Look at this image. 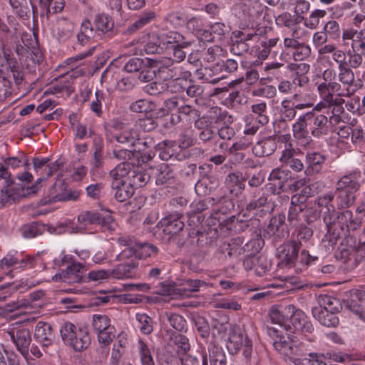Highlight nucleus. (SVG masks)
Here are the masks:
<instances>
[{
  "mask_svg": "<svg viewBox=\"0 0 365 365\" xmlns=\"http://www.w3.org/2000/svg\"><path fill=\"white\" fill-rule=\"evenodd\" d=\"M166 316L170 326L175 329L181 332L187 331V324L183 317L175 313H167Z\"/></svg>",
  "mask_w": 365,
  "mask_h": 365,
  "instance_id": "nucleus-59",
  "label": "nucleus"
},
{
  "mask_svg": "<svg viewBox=\"0 0 365 365\" xmlns=\"http://www.w3.org/2000/svg\"><path fill=\"white\" fill-rule=\"evenodd\" d=\"M243 267L247 271L253 270L257 275L262 276L270 269L271 263L264 255H250L244 259Z\"/></svg>",
  "mask_w": 365,
  "mask_h": 365,
  "instance_id": "nucleus-20",
  "label": "nucleus"
},
{
  "mask_svg": "<svg viewBox=\"0 0 365 365\" xmlns=\"http://www.w3.org/2000/svg\"><path fill=\"white\" fill-rule=\"evenodd\" d=\"M158 249L155 246L148 243L136 244L134 247L125 248L116 256L117 260L131 257L133 255L138 259L153 257L157 255Z\"/></svg>",
  "mask_w": 365,
  "mask_h": 365,
  "instance_id": "nucleus-18",
  "label": "nucleus"
},
{
  "mask_svg": "<svg viewBox=\"0 0 365 365\" xmlns=\"http://www.w3.org/2000/svg\"><path fill=\"white\" fill-rule=\"evenodd\" d=\"M304 205L290 206L288 212V221L294 225H298L304 222L303 220Z\"/></svg>",
  "mask_w": 365,
  "mask_h": 365,
  "instance_id": "nucleus-63",
  "label": "nucleus"
},
{
  "mask_svg": "<svg viewBox=\"0 0 365 365\" xmlns=\"http://www.w3.org/2000/svg\"><path fill=\"white\" fill-rule=\"evenodd\" d=\"M280 106V117L282 120L290 121L296 117L298 110L287 98L282 101Z\"/></svg>",
  "mask_w": 365,
  "mask_h": 365,
  "instance_id": "nucleus-55",
  "label": "nucleus"
},
{
  "mask_svg": "<svg viewBox=\"0 0 365 365\" xmlns=\"http://www.w3.org/2000/svg\"><path fill=\"white\" fill-rule=\"evenodd\" d=\"M326 156L317 151H308L306 153V164L304 173L307 175L319 173L325 163Z\"/></svg>",
  "mask_w": 365,
  "mask_h": 365,
  "instance_id": "nucleus-25",
  "label": "nucleus"
},
{
  "mask_svg": "<svg viewBox=\"0 0 365 365\" xmlns=\"http://www.w3.org/2000/svg\"><path fill=\"white\" fill-rule=\"evenodd\" d=\"M158 35L163 47L167 46L168 48H172L174 45L185 44L183 36L177 31H163Z\"/></svg>",
  "mask_w": 365,
  "mask_h": 365,
  "instance_id": "nucleus-47",
  "label": "nucleus"
},
{
  "mask_svg": "<svg viewBox=\"0 0 365 365\" xmlns=\"http://www.w3.org/2000/svg\"><path fill=\"white\" fill-rule=\"evenodd\" d=\"M242 41L247 43V41L257 42V44L252 45L250 54L258 58L256 61L261 63L262 61L266 59L270 53L271 48L276 46L278 38H261L257 34L248 32L242 33L240 36Z\"/></svg>",
  "mask_w": 365,
  "mask_h": 365,
  "instance_id": "nucleus-8",
  "label": "nucleus"
},
{
  "mask_svg": "<svg viewBox=\"0 0 365 365\" xmlns=\"http://www.w3.org/2000/svg\"><path fill=\"white\" fill-rule=\"evenodd\" d=\"M299 245L296 241H290L281 245L277 250L279 264L287 267H292L298 256Z\"/></svg>",
  "mask_w": 365,
  "mask_h": 365,
  "instance_id": "nucleus-19",
  "label": "nucleus"
},
{
  "mask_svg": "<svg viewBox=\"0 0 365 365\" xmlns=\"http://www.w3.org/2000/svg\"><path fill=\"white\" fill-rule=\"evenodd\" d=\"M127 344V339L124 335L118 334L117 341L113 344L111 351L110 363L112 364H118L123 362Z\"/></svg>",
  "mask_w": 365,
  "mask_h": 365,
  "instance_id": "nucleus-41",
  "label": "nucleus"
},
{
  "mask_svg": "<svg viewBox=\"0 0 365 365\" xmlns=\"http://www.w3.org/2000/svg\"><path fill=\"white\" fill-rule=\"evenodd\" d=\"M34 338L42 346H47L50 345L53 339L51 326L46 322H38L34 330Z\"/></svg>",
  "mask_w": 365,
  "mask_h": 365,
  "instance_id": "nucleus-28",
  "label": "nucleus"
},
{
  "mask_svg": "<svg viewBox=\"0 0 365 365\" xmlns=\"http://www.w3.org/2000/svg\"><path fill=\"white\" fill-rule=\"evenodd\" d=\"M93 24L89 20L82 21L77 34V41L81 46L90 44L104 38H110L114 35V22L110 16L101 13L95 15Z\"/></svg>",
  "mask_w": 365,
  "mask_h": 365,
  "instance_id": "nucleus-3",
  "label": "nucleus"
},
{
  "mask_svg": "<svg viewBox=\"0 0 365 365\" xmlns=\"http://www.w3.org/2000/svg\"><path fill=\"white\" fill-rule=\"evenodd\" d=\"M111 187L113 195L118 202H125L134 194L132 184L125 180H113Z\"/></svg>",
  "mask_w": 365,
  "mask_h": 365,
  "instance_id": "nucleus-27",
  "label": "nucleus"
},
{
  "mask_svg": "<svg viewBox=\"0 0 365 365\" xmlns=\"http://www.w3.org/2000/svg\"><path fill=\"white\" fill-rule=\"evenodd\" d=\"M84 271V267L81 263H71L66 269L53 275L52 280L68 284L81 283L83 281Z\"/></svg>",
  "mask_w": 365,
  "mask_h": 365,
  "instance_id": "nucleus-16",
  "label": "nucleus"
},
{
  "mask_svg": "<svg viewBox=\"0 0 365 365\" xmlns=\"http://www.w3.org/2000/svg\"><path fill=\"white\" fill-rule=\"evenodd\" d=\"M333 199V194L329 192L319 196L315 200V204L321 207L319 212L322 213L323 222L327 228V233L322 239V242L327 250L334 247L341 235L336 220V212L334 206L331 203Z\"/></svg>",
  "mask_w": 365,
  "mask_h": 365,
  "instance_id": "nucleus-4",
  "label": "nucleus"
},
{
  "mask_svg": "<svg viewBox=\"0 0 365 365\" xmlns=\"http://www.w3.org/2000/svg\"><path fill=\"white\" fill-rule=\"evenodd\" d=\"M78 221L81 223V229L87 226L88 225L95 224V223H104L106 222L109 224L113 222V218L110 215H108L106 218H102L98 214L87 212L85 213H82L78 215Z\"/></svg>",
  "mask_w": 365,
  "mask_h": 365,
  "instance_id": "nucleus-46",
  "label": "nucleus"
},
{
  "mask_svg": "<svg viewBox=\"0 0 365 365\" xmlns=\"http://www.w3.org/2000/svg\"><path fill=\"white\" fill-rule=\"evenodd\" d=\"M133 165L128 162L124 161L119 163L110 172V175L113 180H125V178L131 175L133 172Z\"/></svg>",
  "mask_w": 365,
  "mask_h": 365,
  "instance_id": "nucleus-51",
  "label": "nucleus"
},
{
  "mask_svg": "<svg viewBox=\"0 0 365 365\" xmlns=\"http://www.w3.org/2000/svg\"><path fill=\"white\" fill-rule=\"evenodd\" d=\"M246 209L255 215L262 217L272 210V205L267 200V196L262 195L259 198L250 202L247 205Z\"/></svg>",
  "mask_w": 365,
  "mask_h": 365,
  "instance_id": "nucleus-33",
  "label": "nucleus"
},
{
  "mask_svg": "<svg viewBox=\"0 0 365 365\" xmlns=\"http://www.w3.org/2000/svg\"><path fill=\"white\" fill-rule=\"evenodd\" d=\"M114 138L120 143L134 145L135 142L139 140V134L136 129L130 128L115 135Z\"/></svg>",
  "mask_w": 365,
  "mask_h": 365,
  "instance_id": "nucleus-54",
  "label": "nucleus"
},
{
  "mask_svg": "<svg viewBox=\"0 0 365 365\" xmlns=\"http://www.w3.org/2000/svg\"><path fill=\"white\" fill-rule=\"evenodd\" d=\"M207 283L204 280L185 279L178 283V292L179 297H189L192 292L200 291L202 287H206Z\"/></svg>",
  "mask_w": 365,
  "mask_h": 365,
  "instance_id": "nucleus-26",
  "label": "nucleus"
},
{
  "mask_svg": "<svg viewBox=\"0 0 365 365\" xmlns=\"http://www.w3.org/2000/svg\"><path fill=\"white\" fill-rule=\"evenodd\" d=\"M284 307H273L269 312V318L272 323L280 325L281 327L287 325L285 323L286 318L289 317V314L285 312Z\"/></svg>",
  "mask_w": 365,
  "mask_h": 365,
  "instance_id": "nucleus-58",
  "label": "nucleus"
},
{
  "mask_svg": "<svg viewBox=\"0 0 365 365\" xmlns=\"http://www.w3.org/2000/svg\"><path fill=\"white\" fill-rule=\"evenodd\" d=\"M303 360L307 361V363L327 365L332 362L349 363L351 361V357L341 352H327L326 354L310 352Z\"/></svg>",
  "mask_w": 365,
  "mask_h": 365,
  "instance_id": "nucleus-15",
  "label": "nucleus"
},
{
  "mask_svg": "<svg viewBox=\"0 0 365 365\" xmlns=\"http://www.w3.org/2000/svg\"><path fill=\"white\" fill-rule=\"evenodd\" d=\"M182 217V214L175 212L163 219L164 232L170 235H175L182 231L184 227V222L181 220Z\"/></svg>",
  "mask_w": 365,
  "mask_h": 365,
  "instance_id": "nucleus-36",
  "label": "nucleus"
},
{
  "mask_svg": "<svg viewBox=\"0 0 365 365\" xmlns=\"http://www.w3.org/2000/svg\"><path fill=\"white\" fill-rule=\"evenodd\" d=\"M312 313L313 317L325 327H336L339 324V319L335 315L336 312L324 310L322 307H314Z\"/></svg>",
  "mask_w": 365,
  "mask_h": 365,
  "instance_id": "nucleus-34",
  "label": "nucleus"
},
{
  "mask_svg": "<svg viewBox=\"0 0 365 365\" xmlns=\"http://www.w3.org/2000/svg\"><path fill=\"white\" fill-rule=\"evenodd\" d=\"M226 361V356L222 348L213 346L209 349V357L203 356L202 365H207L208 362L210 365H222Z\"/></svg>",
  "mask_w": 365,
  "mask_h": 365,
  "instance_id": "nucleus-49",
  "label": "nucleus"
},
{
  "mask_svg": "<svg viewBox=\"0 0 365 365\" xmlns=\"http://www.w3.org/2000/svg\"><path fill=\"white\" fill-rule=\"evenodd\" d=\"M361 173L359 171H352L343 175L336 183V189L356 194L359 190Z\"/></svg>",
  "mask_w": 365,
  "mask_h": 365,
  "instance_id": "nucleus-22",
  "label": "nucleus"
},
{
  "mask_svg": "<svg viewBox=\"0 0 365 365\" xmlns=\"http://www.w3.org/2000/svg\"><path fill=\"white\" fill-rule=\"evenodd\" d=\"M24 192L22 184L14 180L5 181L0 189V205L8 206L19 202L24 198Z\"/></svg>",
  "mask_w": 365,
  "mask_h": 365,
  "instance_id": "nucleus-12",
  "label": "nucleus"
},
{
  "mask_svg": "<svg viewBox=\"0 0 365 365\" xmlns=\"http://www.w3.org/2000/svg\"><path fill=\"white\" fill-rule=\"evenodd\" d=\"M293 137L301 146H305L312 141L310 135L320 138L329 133L328 117L325 115H300L292 127Z\"/></svg>",
  "mask_w": 365,
  "mask_h": 365,
  "instance_id": "nucleus-2",
  "label": "nucleus"
},
{
  "mask_svg": "<svg viewBox=\"0 0 365 365\" xmlns=\"http://www.w3.org/2000/svg\"><path fill=\"white\" fill-rule=\"evenodd\" d=\"M315 85L321 101L317 104H314L312 109L304 114L314 113V115H323L321 113L322 110L331 108L338 96L351 97L354 93V90L341 87L336 81V71L331 68H328L322 72V76L319 77Z\"/></svg>",
  "mask_w": 365,
  "mask_h": 365,
  "instance_id": "nucleus-1",
  "label": "nucleus"
},
{
  "mask_svg": "<svg viewBox=\"0 0 365 365\" xmlns=\"http://www.w3.org/2000/svg\"><path fill=\"white\" fill-rule=\"evenodd\" d=\"M136 349L143 365H154L151 346L149 343L140 339L138 340Z\"/></svg>",
  "mask_w": 365,
  "mask_h": 365,
  "instance_id": "nucleus-44",
  "label": "nucleus"
},
{
  "mask_svg": "<svg viewBox=\"0 0 365 365\" xmlns=\"http://www.w3.org/2000/svg\"><path fill=\"white\" fill-rule=\"evenodd\" d=\"M41 256L23 255L16 250H10L0 260V271L12 277L13 273L36 267L41 265Z\"/></svg>",
  "mask_w": 365,
  "mask_h": 365,
  "instance_id": "nucleus-5",
  "label": "nucleus"
},
{
  "mask_svg": "<svg viewBox=\"0 0 365 365\" xmlns=\"http://www.w3.org/2000/svg\"><path fill=\"white\" fill-rule=\"evenodd\" d=\"M147 61L153 73L165 68V67H169L173 65V61L170 56H155L153 58H148Z\"/></svg>",
  "mask_w": 365,
  "mask_h": 365,
  "instance_id": "nucleus-53",
  "label": "nucleus"
},
{
  "mask_svg": "<svg viewBox=\"0 0 365 365\" xmlns=\"http://www.w3.org/2000/svg\"><path fill=\"white\" fill-rule=\"evenodd\" d=\"M45 294L42 290H36L29 294L27 299L24 300L29 302V309H34L43 307V302L42 299L44 298Z\"/></svg>",
  "mask_w": 365,
  "mask_h": 365,
  "instance_id": "nucleus-64",
  "label": "nucleus"
},
{
  "mask_svg": "<svg viewBox=\"0 0 365 365\" xmlns=\"http://www.w3.org/2000/svg\"><path fill=\"white\" fill-rule=\"evenodd\" d=\"M245 182V178L239 172L230 173L225 179V184L230 192L235 195L240 194L244 190Z\"/></svg>",
  "mask_w": 365,
  "mask_h": 365,
  "instance_id": "nucleus-37",
  "label": "nucleus"
},
{
  "mask_svg": "<svg viewBox=\"0 0 365 365\" xmlns=\"http://www.w3.org/2000/svg\"><path fill=\"white\" fill-rule=\"evenodd\" d=\"M64 185L63 184L58 185L56 182L51 187L48 191V199L46 200L48 203H53L58 201H67L70 200H76L77 195L71 193L63 192Z\"/></svg>",
  "mask_w": 365,
  "mask_h": 365,
  "instance_id": "nucleus-38",
  "label": "nucleus"
},
{
  "mask_svg": "<svg viewBox=\"0 0 365 365\" xmlns=\"http://www.w3.org/2000/svg\"><path fill=\"white\" fill-rule=\"evenodd\" d=\"M138 264L131 260L130 262L117 265L112 271V277L118 279H131L136 275V267Z\"/></svg>",
  "mask_w": 365,
  "mask_h": 365,
  "instance_id": "nucleus-35",
  "label": "nucleus"
},
{
  "mask_svg": "<svg viewBox=\"0 0 365 365\" xmlns=\"http://www.w3.org/2000/svg\"><path fill=\"white\" fill-rule=\"evenodd\" d=\"M323 30L328 37L336 41L342 37L341 26L336 20L328 21L324 26Z\"/></svg>",
  "mask_w": 365,
  "mask_h": 365,
  "instance_id": "nucleus-56",
  "label": "nucleus"
},
{
  "mask_svg": "<svg viewBox=\"0 0 365 365\" xmlns=\"http://www.w3.org/2000/svg\"><path fill=\"white\" fill-rule=\"evenodd\" d=\"M341 45L344 48L351 46L350 51L365 53L364 31L352 28L343 29Z\"/></svg>",
  "mask_w": 365,
  "mask_h": 365,
  "instance_id": "nucleus-14",
  "label": "nucleus"
},
{
  "mask_svg": "<svg viewBox=\"0 0 365 365\" xmlns=\"http://www.w3.org/2000/svg\"><path fill=\"white\" fill-rule=\"evenodd\" d=\"M319 302V306L317 307H322L323 309L331 312L336 313L341 309V304L339 300L329 295L325 294L320 296Z\"/></svg>",
  "mask_w": 365,
  "mask_h": 365,
  "instance_id": "nucleus-52",
  "label": "nucleus"
},
{
  "mask_svg": "<svg viewBox=\"0 0 365 365\" xmlns=\"http://www.w3.org/2000/svg\"><path fill=\"white\" fill-rule=\"evenodd\" d=\"M285 312L289 314V324L284 325V329L290 333L301 332L306 334L312 333L314 327L305 313L297 309L293 304L285 306Z\"/></svg>",
  "mask_w": 365,
  "mask_h": 365,
  "instance_id": "nucleus-7",
  "label": "nucleus"
},
{
  "mask_svg": "<svg viewBox=\"0 0 365 365\" xmlns=\"http://www.w3.org/2000/svg\"><path fill=\"white\" fill-rule=\"evenodd\" d=\"M277 148L275 138L269 137L257 142L253 147V152L257 156H269L276 150Z\"/></svg>",
  "mask_w": 365,
  "mask_h": 365,
  "instance_id": "nucleus-40",
  "label": "nucleus"
},
{
  "mask_svg": "<svg viewBox=\"0 0 365 365\" xmlns=\"http://www.w3.org/2000/svg\"><path fill=\"white\" fill-rule=\"evenodd\" d=\"M250 108L253 118L255 119L260 126H264L269 123V118L266 102L259 101L253 103Z\"/></svg>",
  "mask_w": 365,
  "mask_h": 365,
  "instance_id": "nucleus-39",
  "label": "nucleus"
},
{
  "mask_svg": "<svg viewBox=\"0 0 365 365\" xmlns=\"http://www.w3.org/2000/svg\"><path fill=\"white\" fill-rule=\"evenodd\" d=\"M298 110L308 109L314 106V98L308 92H303L300 89L294 90L292 96L287 98Z\"/></svg>",
  "mask_w": 365,
  "mask_h": 365,
  "instance_id": "nucleus-30",
  "label": "nucleus"
},
{
  "mask_svg": "<svg viewBox=\"0 0 365 365\" xmlns=\"http://www.w3.org/2000/svg\"><path fill=\"white\" fill-rule=\"evenodd\" d=\"M307 34V31L303 28H297L292 30L288 36L284 38V51L289 55L292 54L295 50L305 43L303 38Z\"/></svg>",
  "mask_w": 365,
  "mask_h": 365,
  "instance_id": "nucleus-24",
  "label": "nucleus"
},
{
  "mask_svg": "<svg viewBox=\"0 0 365 365\" xmlns=\"http://www.w3.org/2000/svg\"><path fill=\"white\" fill-rule=\"evenodd\" d=\"M268 334L272 339L274 349L284 356H290L293 353V347L289 334H282V331L275 328H269Z\"/></svg>",
  "mask_w": 365,
  "mask_h": 365,
  "instance_id": "nucleus-17",
  "label": "nucleus"
},
{
  "mask_svg": "<svg viewBox=\"0 0 365 365\" xmlns=\"http://www.w3.org/2000/svg\"><path fill=\"white\" fill-rule=\"evenodd\" d=\"M174 178V171L168 164L162 163L158 167L155 180L157 185L172 183Z\"/></svg>",
  "mask_w": 365,
  "mask_h": 365,
  "instance_id": "nucleus-48",
  "label": "nucleus"
},
{
  "mask_svg": "<svg viewBox=\"0 0 365 365\" xmlns=\"http://www.w3.org/2000/svg\"><path fill=\"white\" fill-rule=\"evenodd\" d=\"M327 14V11L322 9L314 10L309 17L304 19V26L310 29H315L319 24L320 19L324 17Z\"/></svg>",
  "mask_w": 365,
  "mask_h": 365,
  "instance_id": "nucleus-61",
  "label": "nucleus"
},
{
  "mask_svg": "<svg viewBox=\"0 0 365 365\" xmlns=\"http://www.w3.org/2000/svg\"><path fill=\"white\" fill-rule=\"evenodd\" d=\"M332 59L338 64V73L336 78L338 83L341 85L343 88L353 90L355 82V76L353 70L347 65L346 60V53L341 49L336 48L332 54Z\"/></svg>",
  "mask_w": 365,
  "mask_h": 365,
  "instance_id": "nucleus-11",
  "label": "nucleus"
},
{
  "mask_svg": "<svg viewBox=\"0 0 365 365\" xmlns=\"http://www.w3.org/2000/svg\"><path fill=\"white\" fill-rule=\"evenodd\" d=\"M73 31L74 24L71 21L61 19L53 30V36L59 42H66L73 36Z\"/></svg>",
  "mask_w": 365,
  "mask_h": 365,
  "instance_id": "nucleus-31",
  "label": "nucleus"
},
{
  "mask_svg": "<svg viewBox=\"0 0 365 365\" xmlns=\"http://www.w3.org/2000/svg\"><path fill=\"white\" fill-rule=\"evenodd\" d=\"M60 333L64 344L76 351H82L90 345L91 338L87 331L71 322H65L60 329Z\"/></svg>",
  "mask_w": 365,
  "mask_h": 365,
  "instance_id": "nucleus-6",
  "label": "nucleus"
},
{
  "mask_svg": "<svg viewBox=\"0 0 365 365\" xmlns=\"http://www.w3.org/2000/svg\"><path fill=\"white\" fill-rule=\"evenodd\" d=\"M344 98L346 96H339L331 106V115L328 117V123H329V131L331 130V126L338 125L342 121L341 115L344 113V108L343 105L345 103Z\"/></svg>",
  "mask_w": 365,
  "mask_h": 365,
  "instance_id": "nucleus-43",
  "label": "nucleus"
},
{
  "mask_svg": "<svg viewBox=\"0 0 365 365\" xmlns=\"http://www.w3.org/2000/svg\"><path fill=\"white\" fill-rule=\"evenodd\" d=\"M156 17V14L153 10H145L141 12L137 19L131 24L127 29V32L132 34L136 31L141 29L151 21H153Z\"/></svg>",
  "mask_w": 365,
  "mask_h": 365,
  "instance_id": "nucleus-42",
  "label": "nucleus"
},
{
  "mask_svg": "<svg viewBox=\"0 0 365 365\" xmlns=\"http://www.w3.org/2000/svg\"><path fill=\"white\" fill-rule=\"evenodd\" d=\"M49 159L46 158H34L33 159L34 168L37 175L43 178V181L49 178L48 163Z\"/></svg>",
  "mask_w": 365,
  "mask_h": 365,
  "instance_id": "nucleus-57",
  "label": "nucleus"
},
{
  "mask_svg": "<svg viewBox=\"0 0 365 365\" xmlns=\"http://www.w3.org/2000/svg\"><path fill=\"white\" fill-rule=\"evenodd\" d=\"M250 145V142L245 138H241L237 141L232 143V145L229 148V154L236 155L242 160L244 155L240 153V151L247 150Z\"/></svg>",
  "mask_w": 365,
  "mask_h": 365,
  "instance_id": "nucleus-62",
  "label": "nucleus"
},
{
  "mask_svg": "<svg viewBox=\"0 0 365 365\" xmlns=\"http://www.w3.org/2000/svg\"><path fill=\"white\" fill-rule=\"evenodd\" d=\"M153 74L157 78L162 81H168L170 79L180 81L181 78H189L191 76L190 72H181V67L173 66V65L172 66L165 67V68H163Z\"/></svg>",
  "mask_w": 365,
  "mask_h": 365,
  "instance_id": "nucleus-29",
  "label": "nucleus"
},
{
  "mask_svg": "<svg viewBox=\"0 0 365 365\" xmlns=\"http://www.w3.org/2000/svg\"><path fill=\"white\" fill-rule=\"evenodd\" d=\"M138 323V327L144 334H149L153 331V319L146 314L137 313L135 315Z\"/></svg>",
  "mask_w": 365,
  "mask_h": 365,
  "instance_id": "nucleus-60",
  "label": "nucleus"
},
{
  "mask_svg": "<svg viewBox=\"0 0 365 365\" xmlns=\"http://www.w3.org/2000/svg\"><path fill=\"white\" fill-rule=\"evenodd\" d=\"M227 348L232 354H236L240 349H243V356L249 359L252 351V343L247 334L242 329L237 327L230 334Z\"/></svg>",
  "mask_w": 365,
  "mask_h": 365,
  "instance_id": "nucleus-10",
  "label": "nucleus"
},
{
  "mask_svg": "<svg viewBox=\"0 0 365 365\" xmlns=\"http://www.w3.org/2000/svg\"><path fill=\"white\" fill-rule=\"evenodd\" d=\"M159 35L158 33H152L148 35L147 40L143 45V50L147 54L159 53L163 51Z\"/></svg>",
  "mask_w": 365,
  "mask_h": 365,
  "instance_id": "nucleus-50",
  "label": "nucleus"
},
{
  "mask_svg": "<svg viewBox=\"0 0 365 365\" xmlns=\"http://www.w3.org/2000/svg\"><path fill=\"white\" fill-rule=\"evenodd\" d=\"M7 334L22 354L28 351L31 341L29 329L25 328L20 329L12 328L8 330Z\"/></svg>",
  "mask_w": 365,
  "mask_h": 365,
  "instance_id": "nucleus-23",
  "label": "nucleus"
},
{
  "mask_svg": "<svg viewBox=\"0 0 365 365\" xmlns=\"http://www.w3.org/2000/svg\"><path fill=\"white\" fill-rule=\"evenodd\" d=\"M209 113L211 118L215 119V123H222L225 125L218 130L219 137L224 140H230L235 135V130L228 125L233 122L232 116L217 106L212 107Z\"/></svg>",
  "mask_w": 365,
  "mask_h": 365,
  "instance_id": "nucleus-13",
  "label": "nucleus"
},
{
  "mask_svg": "<svg viewBox=\"0 0 365 365\" xmlns=\"http://www.w3.org/2000/svg\"><path fill=\"white\" fill-rule=\"evenodd\" d=\"M92 325L98 342L105 346H108L115 336V329L111 325L110 318L106 314H96L93 316Z\"/></svg>",
  "mask_w": 365,
  "mask_h": 365,
  "instance_id": "nucleus-9",
  "label": "nucleus"
},
{
  "mask_svg": "<svg viewBox=\"0 0 365 365\" xmlns=\"http://www.w3.org/2000/svg\"><path fill=\"white\" fill-rule=\"evenodd\" d=\"M334 195V202L338 209H346L354 205L356 200V194L343 191L341 190H335Z\"/></svg>",
  "mask_w": 365,
  "mask_h": 365,
  "instance_id": "nucleus-45",
  "label": "nucleus"
},
{
  "mask_svg": "<svg viewBox=\"0 0 365 365\" xmlns=\"http://www.w3.org/2000/svg\"><path fill=\"white\" fill-rule=\"evenodd\" d=\"M299 153L294 145H289L288 149H282L279 160L282 166L288 167L295 172L303 170L304 166L302 161L297 158Z\"/></svg>",
  "mask_w": 365,
  "mask_h": 365,
  "instance_id": "nucleus-21",
  "label": "nucleus"
},
{
  "mask_svg": "<svg viewBox=\"0 0 365 365\" xmlns=\"http://www.w3.org/2000/svg\"><path fill=\"white\" fill-rule=\"evenodd\" d=\"M304 17L298 14H291L290 13L285 11L278 15L275 18V22L279 27H287L292 30H294L297 28H301L299 26L300 23L303 21Z\"/></svg>",
  "mask_w": 365,
  "mask_h": 365,
  "instance_id": "nucleus-32",
  "label": "nucleus"
}]
</instances>
